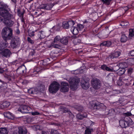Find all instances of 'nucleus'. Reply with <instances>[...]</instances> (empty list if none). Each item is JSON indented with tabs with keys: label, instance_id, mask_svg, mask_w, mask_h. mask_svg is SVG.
<instances>
[{
	"label": "nucleus",
	"instance_id": "nucleus-1",
	"mask_svg": "<svg viewBox=\"0 0 134 134\" xmlns=\"http://www.w3.org/2000/svg\"><path fill=\"white\" fill-rule=\"evenodd\" d=\"M68 81L70 84L71 89L72 90L74 91L77 89L78 88V83L80 81L78 78L75 77L70 78L68 80Z\"/></svg>",
	"mask_w": 134,
	"mask_h": 134
},
{
	"label": "nucleus",
	"instance_id": "nucleus-2",
	"mask_svg": "<svg viewBox=\"0 0 134 134\" xmlns=\"http://www.w3.org/2000/svg\"><path fill=\"white\" fill-rule=\"evenodd\" d=\"M60 85L56 81H54L50 85L49 87V92L52 93H56L59 90Z\"/></svg>",
	"mask_w": 134,
	"mask_h": 134
},
{
	"label": "nucleus",
	"instance_id": "nucleus-3",
	"mask_svg": "<svg viewBox=\"0 0 134 134\" xmlns=\"http://www.w3.org/2000/svg\"><path fill=\"white\" fill-rule=\"evenodd\" d=\"M91 83L93 88L96 89H98L101 86V82L97 78L93 79L91 81Z\"/></svg>",
	"mask_w": 134,
	"mask_h": 134
},
{
	"label": "nucleus",
	"instance_id": "nucleus-4",
	"mask_svg": "<svg viewBox=\"0 0 134 134\" xmlns=\"http://www.w3.org/2000/svg\"><path fill=\"white\" fill-rule=\"evenodd\" d=\"M61 39L59 36H57L55 37L54 39V41L51 44V47L55 48H60L61 47V46L57 43L60 42Z\"/></svg>",
	"mask_w": 134,
	"mask_h": 134
},
{
	"label": "nucleus",
	"instance_id": "nucleus-5",
	"mask_svg": "<svg viewBox=\"0 0 134 134\" xmlns=\"http://www.w3.org/2000/svg\"><path fill=\"white\" fill-rule=\"evenodd\" d=\"M12 16L13 15L10 14L9 18L8 17V16H6L4 18V20L3 21V22L6 25L9 27L12 26L13 25L14 22L10 20Z\"/></svg>",
	"mask_w": 134,
	"mask_h": 134
},
{
	"label": "nucleus",
	"instance_id": "nucleus-6",
	"mask_svg": "<svg viewBox=\"0 0 134 134\" xmlns=\"http://www.w3.org/2000/svg\"><path fill=\"white\" fill-rule=\"evenodd\" d=\"M31 109V108L29 107L23 105L21 106L18 110L22 113H30Z\"/></svg>",
	"mask_w": 134,
	"mask_h": 134
},
{
	"label": "nucleus",
	"instance_id": "nucleus-7",
	"mask_svg": "<svg viewBox=\"0 0 134 134\" xmlns=\"http://www.w3.org/2000/svg\"><path fill=\"white\" fill-rule=\"evenodd\" d=\"M20 43L19 39L14 38L11 41L10 46L12 48H15L20 45Z\"/></svg>",
	"mask_w": 134,
	"mask_h": 134
},
{
	"label": "nucleus",
	"instance_id": "nucleus-8",
	"mask_svg": "<svg viewBox=\"0 0 134 134\" xmlns=\"http://www.w3.org/2000/svg\"><path fill=\"white\" fill-rule=\"evenodd\" d=\"M0 53L2 55L7 58L9 57L12 54L10 51L7 48L4 49Z\"/></svg>",
	"mask_w": 134,
	"mask_h": 134
},
{
	"label": "nucleus",
	"instance_id": "nucleus-9",
	"mask_svg": "<svg viewBox=\"0 0 134 134\" xmlns=\"http://www.w3.org/2000/svg\"><path fill=\"white\" fill-rule=\"evenodd\" d=\"M69 87L68 83L62 82L61 83L60 91L61 92H66L68 91Z\"/></svg>",
	"mask_w": 134,
	"mask_h": 134
},
{
	"label": "nucleus",
	"instance_id": "nucleus-10",
	"mask_svg": "<svg viewBox=\"0 0 134 134\" xmlns=\"http://www.w3.org/2000/svg\"><path fill=\"white\" fill-rule=\"evenodd\" d=\"M12 29L10 28L4 27L2 29V35L4 40L8 33L11 32Z\"/></svg>",
	"mask_w": 134,
	"mask_h": 134
},
{
	"label": "nucleus",
	"instance_id": "nucleus-11",
	"mask_svg": "<svg viewBox=\"0 0 134 134\" xmlns=\"http://www.w3.org/2000/svg\"><path fill=\"white\" fill-rule=\"evenodd\" d=\"M0 15H1L3 18L6 16H8V17L9 18L10 14L8 12L5 11L3 8L0 7Z\"/></svg>",
	"mask_w": 134,
	"mask_h": 134
},
{
	"label": "nucleus",
	"instance_id": "nucleus-12",
	"mask_svg": "<svg viewBox=\"0 0 134 134\" xmlns=\"http://www.w3.org/2000/svg\"><path fill=\"white\" fill-rule=\"evenodd\" d=\"M54 5L52 4L48 3L42 5L40 7V9H43L47 10H51Z\"/></svg>",
	"mask_w": 134,
	"mask_h": 134
},
{
	"label": "nucleus",
	"instance_id": "nucleus-13",
	"mask_svg": "<svg viewBox=\"0 0 134 134\" xmlns=\"http://www.w3.org/2000/svg\"><path fill=\"white\" fill-rule=\"evenodd\" d=\"M119 124L120 126L123 128H126L129 126V123L127 122V119H125V118H124V120H121L119 121Z\"/></svg>",
	"mask_w": 134,
	"mask_h": 134
},
{
	"label": "nucleus",
	"instance_id": "nucleus-14",
	"mask_svg": "<svg viewBox=\"0 0 134 134\" xmlns=\"http://www.w3.org/2000/svg\"><path fill=\"white\" fill-rule=\"evenodd\" d=\"M121 54L119 51L114 52L110 54L108 57V58L109 59H113L114 58L118 57Z\"/></svg>",
	"mask_w": 134,
	"mask_h": 134
},
{
	"label": "nucleus",
	"instance_id": "nucleus-15",
	"mask_svg": "<svg viewBox=\"0 0 134 134\" xmlns=\"http://www.w3.org/2000/svg\"><path fill=\"white\" fill-rule=\"evenodd\" d=\"M115 77L114 74L112 73L108 74L105 77L106 79L110 82L113 81L115 79Z\"/></svg>",
	"mask_w": 134,
	"mask_h": 134
},
{
	"label": "nucleus",
	"instance_id": "nucleus-16",
	"mask_svg": "<svg viewBox=\"0 0 134 134\" xmlns=\"http://www.w3.org/2000/svg\"><path fill=\"white\" fill-rule=\"evenodd\" d=\"M81 85L83 89L87 90L89 88L90 83L89 82L83 80L81 81Z\"/></svg>",
	"mask_w": 134,
	"mask_h": 134
},
{
	"label": "nucleus",
	"instance_id": "nucleus-17",
	"mask_svg": "<svg viewBox=\"0 0 134 134\" xmlns=\"http://www.w3.org/2000/svg\"><path fill=\"white\" fill-rule=\"evenodd\" d=\"M70 37H64L61 39L60 42L62 43L65 45H66L68 42V39Z\"/></svg>",
	"mask_w": 134,
	"mask_h": 134
},
{
	"label": "nucleus",
	"instance_id": "nucleus-18",
	"mask_svg": "<svg viewBox=\"0 0 134 134\" xmlns=\"http://www.w3.org/2000/svg\"><path fill=\"white\" fill-rule=\"evenodd\" d=\"M87 117V114L86 113L78 114L76 115V118L78 119L82 120L84 118H86Z\"/></svg>",
	"mask_w": 134,
	"mask_h": 134
},
{
	"label": "nucleus",
	"instance_id": "nucleus-19",
	"mask_svg": "<svg viewBox=\"0 0 134 134\" xmlns=\"http://www.w3.org/2000/svg\"><path fill=\"white\" fill-rule=\"evenodd\" d=\"M37 33L39 38H43L45 37V34L43 31H38Z\"/></svg>",
	"mask_w": 134,
	"mask_h": 134
},
{
	"label": "nucleus",
	"instance_id": "nucleus-20",
	"mask_svg": "<svg viewBox=\"0 0 134 134\" xmlns=\"http://www.w3.org/2000/svg\"><path fill=\"white\" fill-rule=\"evenodd\" d=\"M10 105V103L9 102L6 101L3 102L0 105L1 108L3 109L4 108H7Z\"/></svg>",
	"mask_w": 134,
	"mask_h": 134
},
{
	"label": "nucleus",
	"instance_id": "nucleus-21",
	"mask_svg": "<svg viewBox=\"0 0 134 134\" xmlns=\"http://www.w3.org/2000/svg\"><path fill=\"white\" fill-rule=\"evenodd\" d=\"M111 44V42L110 41H104L100 44V46H107L109 47L110 46Z\"/></svg>",
	"mask_w": 134,
	"mask_h": 134
},
{
	"label": "nucleus",
	"instance_id": "nucleus-22",
	"mask_svg": "<svg viewBox=\"0 0 134 134\" xmlns=\"http://www.w3.org/2000/svg\"><path fill=\"white\" fill-rule=\"evenodd\" d=\"M27 132V130L25 127L19 128V134H26Z\"/></svg>",
	"mask_w": 134,
	"mask_h": 134
},
{
	"label": "nucleus",
	"instance_id": "nucleus-23",
	"mask_svg": "<svg viewBox=\"0 0 134 134\" xmlns=\"http://www.w3.org/2000/svg\"><path fill=\"white\" fill-rule=\"evenodd\" d=\"M93 108L95 109H99L101 108L103 106V104L102 103H99L98 102L95 103L94 104Z\"/></svg>",
	"mask_w": 134,
	"mask_h": 134
},
{
	"label": "nucleus",
	"instance_id": "nucleus-24",
	"mask_svg": "<svg viewBox=\"0 0 134 134\" xmlns=\"http://www.w3.org/2000/svg\"><path fill=\"white\" fill-rule=\"evenodd\" d=\"M8 5L2 2H1L0 3V7L4 9L5 11H7L8 12L9 10L8 8Z\"/></svg>",
	"mask_w": 134,
	"mask_h": 134
},
{
	"label": "nucleus",
	"instance_id": "nucleus-25",
	"mask_svg": "<svg viewBox=\"0 0 134 134\" xmlns=\"http://www.w3.org/2000/svg\"><path fill=\"white\" fill-rule=\"evenodd\" d=\"M71 31L74 35H76L78 34L79 30L77 27H72L71 29Z\"/></svg>",
	"mask_w": 134,
	"mask_h": 134
},
{
	"label": "nucleus",
	"instance_id": "nucleus-26",
	"mask_svg": "<svg viewBox=\"0 0 134 134\" xmlns=\"http://www.w3.org/2000/svg\"><path fill=\"white\" fill-rule=\"evenodd\" d=\"M11 32L8 33L7 35V36L4 38V40H10L12 38V29L10 30Z\"/></svg>",
	"mask_w": 134,
	"mask_h": 134
},
{
	"label": "nucleus",
	"instance_id": "nucleus-27",
	"mask_svg": "<svg viewBox=\"0 0 134 134\" xmlns=\"http://www.w3.org/2000/svg\"><path fill=\"white\" fill-rule=\"evenodd\" d=\"M25 68V67L24 65H21L18 67L16 71L19 72L20 73H24V70Z\"/></svg>",
	"mask_w": 134,
	"mask_h": 134
},
{
	"label": "nucleus",
	"instance_id": "nucleus-28",
	"mask_svg": "<svg viewBox=\"0 0 134 134\" xmlns=\"http://www.w3.org/2000/svg\"><path fill=\"white\" fill-rule=\"evenodd\" d=\"M125 71V69L120 68L117 70L116 72L118 75L120 76L123 74Z\"/></svg>",
	"mask_w": 134,
	"mask_h": 134
},
{
	"label": "nucleus",
	"instance_id": "nucleus-29",
	"mask_svg": "<svg viewBox=\"0 0 134 134\" xmlns=\"http://www.w3.org/2000/svg\"><path fill=\"white\" fill-rule=\"evenodd\" d=\"M4 115L5 117L9 119H12L11 118L13 116L12 114L9 111L4 112Z\"/></svg>",
	"mask_w": 134,
	"mask_h": 134
},
{
	"label": "nucleus",
	"instance_id": "nucleus-30",
	"mask_svg": "<svg viewBox=\"0 0 134 134\" xmlns=\"http://www.w3.org/2000/svg\"><path fill=\"white\" fill-rule=\"evenodd\" d=\"M127 40V37L125 34H122L121 36L120 41L121 42L124 43Z\"/></svg>",
	"mask_w": 134,
	"mask_h": 134
},
{
	"label": "nucleus",
	"instance_id": "nucleus-31",
	"mask_svg": "<svg viewBox=\"0 0 134 134\" xmlns=\"http://www.w3.org/2000/svg\"><path fill=\"white\" fill-rule=\"evenodd\" d=\"M60 111L63 112V113H68L70 111L67 108L63 106H61L60 107Z\"/></svg>",
	"mask_w": 134,
	"mask_h": 134
},
{
	"label": "nucleus",
	"instance_id": "nucleus-32",
	"mask_svg": "<svg viewBox=\"0 0 134 134\" xmlns=\"http://www.w3.org/2000/svg\"><path fill=\"white\" fill-rule=\"evenodd\" d=\"M8 132L6 128H0V134H7Z\"/></svg>",
	"mask_w": 134,
	"mask_h": 134
},
{
	"label": "nucleus",
	"instance_id": "nucleus-33",
	"mask_svg": "<svg viewBox=\"0 0 134 134\" xmlns=\"http://www.w3.org/2000/svg\"><path fill=\"white\" fill-rule=\"evenodd\" d=\"M28 93L31 94H35L36 93L35 89L33 88H31L28 90Z\"/></svg>",
	"mask_w": 134,
	"mask_h": 134
},
{
	"label": "nucleus",
	"instance_id": "nucleus-34",
	"mask_svg": "<svg viewBox=\"0 0 134 134\" xmlns=\"http://www.w3.org/2000/svg\"><path fill=\"white\" fill-rule=\"evenodd\" d=\"M119 66L121 67L120 68L125 69L128 67V65L127 63L125 62H123L120 63Z\"/></svg>",
	"mask_w": 134,
	"mask_h": 134
},
{
	"label": "nucleus",
	"instance_id": "nucleus-35",
	"mask_svg": "<svg viewBox=\"0 0 134 134\" xmlns=\"http://www.w3.org/2000/svg\"><path fill=\"white\" fill-rule=\"evenodd\" d=\"M125 119H127V122L129 123V126L130 125H132L133 124V122L129 117H126Z\"/></svg>",
	"mask_w": 134,
	"mask_h": 134
},
{
	"label": "nucleus",
	"instance_id": "nucleus-36",
	"mask_svg": "<svg viewBox=\"0 0 134 134\" xmlns=\"http://www.w3.org/2000/svg\"><path fill=\"white\" fill-rule=\"evenodd\" d=\"M62 24V26L64 28L67 29L69 28L68 23V21H64L63 22Z\"/></svg>",
	"mask_w": 134,
	"mask_h": 134
},
{
	"label": "nucleus",
	"instance_id": "nucleus-37",
	"mask_svg": "<svg viewBox=\"0 0 134 134\" xmlns=\"http://www.w3.org/2000/svg\"><path fill=\"white\" fill-rule=\"evenodd\" d=\"M115 113V110L114 109H111L109 110L108 113L107 114L110 116H112L114 115Z\"/></svg>",
	"mask_w": 134,
	"mask_h": 134
},
{
	"label": "nucleus",
	"instance_id": "nucleus-38",
	"mask_svg": "<svg viewBox=\"0 0 134 134\" xmlns=\"http://www.w3.org/2000/svg\"><path fill=\"white\" fill-rule=\"evenodd\" d=\"M41 69L42 68L40 66L34 69L35 70L33 72L35 74H36L40 72Z\"/></svg>",
	"mask_w": 134,
	"mask_h": 134
},
{
	"label": "nucleus",
	"instance_id": "nucleus-39",
	"mask_svg": "<svg viewBox=\"0 0 134 134\" xmlns=\"http://www.w3.org/2000/svg\"><path fill=\"white\" fill-rule=\"evenodd\" d=\"M93 131V129H92L87 128L85 131V134H91Z\"/></svg>",
	"mask_w": 134,
	"mask_h": 134
},
{
	"label": "nucleus",
	"instance_id": "nucleus-40",
	"mask_svg": "<svg viewBox=\"0 0 134 134\" xmlns=\"http://www.w3.org/2000/svg\"><path fill=\"white\" fill-rule=\"evenodd\" d=\"M76 109L79 111H82L83 110V108L81 106H77L76 107Z\"/></svg>",
	"mask_w": 134,
	"mask_h": 134
},
{
	"label": "nucleus",
	"instance_id": "nucleus-41",
	"mask_svg": "<svg viewBox=\"0 0 134 134\" xmlns=\"http://www.w3.org/2000/svg\"><path fill=\"white\" fill-rule=\"evenodd\" d=\"M0 44L4 48L6 47L7 46L8 44V43L6 41V40H5V42H1Z\"/></svg>",
	"mask_w": 134,
	"mask_h": 134
},
{
	"label": "nucleus",
	"instance_id": "nucleus-42",
	"mask_svg": "<svg viewBox=\"0 0 134 134\" xmlns=\"http://www.w3.org/2000/svg\"><path fill=\"white\" fill-rule=\"evenodd\" d=\"M103 3L107 5H109L110 3V2L111 1V0H101Z\"/></svg>",
	"mask_w": 134,
	"mask_h": 134
},
{
	"label": "nucleus",
	"instance_id": "nucleus-43",
	"mask_svg": "<svg viewBox=\"0 0 134 134\" xmlns=\"http://www.w3.org/2000/svg\"><path fill=\"white\" fill-rule=\"evenodd\" d=\"M129 77L130 76L129 75H125L122 77V80L124 81H127L128 80Z\"/></svg>",
	"mask_w": 134,
	"mask_h": 134
},
{
	"label": "nucleus",
	"instance_id": "nucleus-44",
	"mask_svg": "<svg viewBox=\"0 0 134 134\" xmlns=\"http://www.w3.org/2000/svg\"><path fill=\"white\" fill-rule=\"evenodd\" d=\"M134 35V31L132 29H130L129 30V35L131 37H133Z\"/></svg>",
	"mask_w": 134,
	"mask_h": 134
},
{
	"label": "nucleus",
	"instance_id": "nucleus-45",
	"mask_svg": "<svg viewBox=\"0 0 134 134\" xmlns=\"http://www.w3.org/2000/svg\"><path fill=\"white\" fill-rule=\"evenodd\" d=\"M120 25L122 26H126L128 25L129 23L126 21H122Z\"/></svg>",
	"mask_w": 134,
	"mask_h": 134
},
{
	"label": "nucleus",
	"instance_id": "nucleus-46",
	"mask_svg": "<svg viewBox=\"0 0 134 134\" xmlns=\"http://www.w3.org/2000/svg\"><path fill=\"white\" fill-rule=\"evenodd\" d=\"M129 63L131 65H132L134 64V59L130 58L129 60Z\"/></svg>",
	"mask_w": 134,
	"mask_h": 134
},
{
	"label": "nucleus",
	"instance_id": "nucleus-47",
	"mask_svg": "<svg viewBox=\"0 0 134 134\" xmlns=\"http://www.w3.org/2000/svg\"><path fill=\"white\" fill-rule=\"evenodd\" d=\"M123 115L125 116L124 118H126V117H129V116H131L132 114L131 112H128L127 113H124Z\"/></svg>",
	"mask_w": 134,
	"mask_h": 134
},
{
	"label": "nucleus",
	"instance_id": "nucleus-48",
	"mask_svg": "<svg viewBox=\"0 0 134 134\" xmlns=\"http://www.w3.org/2000/svg\"><path fill=\"white\" fill-rule=\"evenodd\" d=\"M68 22L69 27V26H72L75 24L74 21L72 20Z\"/></svg>",
	"mask_w": 134,
	"mask_h": 134
},
{
	"label": "nucleus",
	"instance_id": "nucleus-49",
	"mask_svg": "<svg viewBox=\"0 0 134 134\" xmlns=\"http://www.w3.org/2000/svg\"><path fill=\"white\" fill-rule=\"evenodd\" d=\"M69 115V117L71 119H73L74 117V115L71 113L70 111L68 113Z\"/></svg>",
	"mask_w": 134,
	"mask_h": 134
},
{
	"label": "nucleus",
	"instance_id": "nucleus-50",
	"mask_svg": "<svg viewBox=\"0 0 134 134\" xmlns=\"http://www.w3.org/2000/svg\"><path fill=\"white\" fill-rule=\"evenodd\" d=\"M4 77L5 78L8 79V80H9V81L11 80V76H10L9 75H7L6 74H5L4 75Z\"/></svg>",
	"mask_w": 134,
	"mask_h": 134
},
{
	"label": "nucleus",
	"instance_id": "nucleus-51",
	"mask_svg": "<svg viewBox=\"0 0 134 134\" xmlns=\"http://www.w3.org/2000/svg\"><path fill=\"white\" fill-rule=\"evenodd\" d=\"M51 134H58L59 133L57 130L52 129L51 130Z\"/></svg>",
	"mask_w": 134,
	"mask_h": 134
},
{
	"label": "nucleus",
	"instance_id": "nucleus-52",
	"mask_svg": "<svg viewBox=\"0 0 134 134\" xmlns=\"http://www.w3.org/2000/svg\"><path fill=\"white\" fill-rule=\"evenodd\" d=\"M77 27L79 30H81L84 28V26L82 24H78Z\"/></svg>",
	"mask_w": 134,
	"mask_h": 134
},
{
	"label": "nucleus",
	"instance_id": "nucleus-53",
	"mask_svg": "<svg viewBox=\"0 0 134 134\" xmlns=\"http://www.w3.org/2000/svg\"><path fill=\"white\" fill-rule=\"evenodd\" d=\"M106 70L109 72H113L115 71L114 70L113 68H110L107 66L106 67Z\"/></svg>",
	"mask_w": 134,
	"mask_h": 134
},
{
	"label": "nucleus",
	"instance_id": "nucleus-54",
	"mask_svg": "<svg viewBox=\"0 0 134 134\" xmlns=\"http://www.w3.org/2000/svg\"><path fill=\"white\" fill-rule=\"evenodd\" d=\"M27 40L28 42L31 44H34V40H32L31 38L29 37H28L27 38Z\"/></svg>",
	"mask_w": 134,
	"mask_h": 134
},
{
	"label": "nucleus",
	"instance_id": "nucleus-55",
	"mask_svg": "<svg viewBox=\"0 0 134 134\" xmlns=\"http://www.w3.org/2000/svg\"><path fill=\"white\" fill-rule=\"evenodd\" d=\"M133 69L131 68L128 69L127 70V72L129 75H131Z\"/></svg>",
	"mask_w": 134,
	"mask_h": 134
},
{
	"label": "nucleus",
	"instance_id": "nucleus-56",
	"mask_svg": "<svg viewBox=\"0 0 134 134\" xmlns=\"http://www.w3.org/2000/svg\"><path fill=\"white\" fill-rule=\"evenodd\" d=\"M107 66L106 65L104 64L101 66V68L102 70H106Z\"/></svg>",
	"mask_w": 134,
	"mask_h": 134
},
{
	"label": "nucleus",
	"instance_id": "nucleus-57",
	"mask_svg": "<svg viewBox=\"0 0 134 134\" xmlns=\"http://www.w3.org/2000/svg\"><path fill=\"white\" fill-rule=\"evenodd\" d=\"M40 91H42L45 89V87L44 86H41L40 87Z\"/></svg>",
	"mask_w": 134,
	"mask_h": 134
},
{
	"label": "nucleus",
	"instance_id": "nucleus-58",
	"mask_svg": "<svg viewBox=\"0 0 134 134\" xmlns=\"http://www.w3.org/2000/svg\"><path fill=\"white\" fill-rule=\"evenodd\" d=\"M29 36L31 37L34 36L35 35L34 32L33 31L30 32H29Z\"/></svg>",
	"mask_w": 134,
	"mask_h": 134
},
{
	"label": "nucleus",
	"instance_id": "nucleus-59",
	"mask_svg": "<svg viewBox=\"0 0 134 134\" xmlns=\"http://www.w3.org/2000/svg\"><path fill=\"white\" fill-rule=\"evenodd\" d=\"M129 54L131 56H134V50L130 51L129 53Z\"/></svg>",
	"mask_w": 134,
	"mask_h": 134
},
{
	"label": "nucleus",
	"instance_id": "nucleus-60",
	"mask_svg": "<svg viewBox=\"0 0 134 134\" xmlns=\"http://www.w3.org/2000/svg\"><path fill=\"white\" fill-rule=\"evenodd\" d=\"M32 115H38L40 114L39 112H34L32 113Z\"/></svg>",
	"mask_w": 134,
	"mask_h": 134
},
{
	"label": "nucleus",
	"instance_id": "nucleus-61",
	"mask_svg": "<svg viewBox=\"0 0 134 134\" xmlns=\"http://www.w3.org/2000/svg\"><path fill=\"white\" fill-rule=\"evenodd\" d=\"M17 12L20 15V16H21L23 15V14L21 13V11L20 10V9H18L17 10Z\"/></svg>",
	"mask_w": 134,
	"mask_h": 134
},
{
	"label": "nucleus",
	"instance_id": "nucleus-62",
	"mask_svg": "<svg viewBox=\"0 0 134 134\" xmlns=\"http://www.w3.org/2000/svg\"><path fill=\"white\" fill-rule=\"evenodd\" d=\"M15 32L17 34H20V31L18 28L15 30Z\"/></svg>",
	"mask_w": 134,
	"mask_h": 134
},
{
	"label": "nucleus",
	"instance_id": "nucleus-63",
	"mask_svg": "<svg viewBox=\"0 0 134 134\" xmlns=\"http://www.w3.org/2000/svg\"><path fill=\"white\" fill-rule=\"evenodd\" d=\"M4 71L3 68H0V73L1 74L3 73Z\"/></svg>",
	"mask_w": 134,
	"mask_h": 134
},
{
	"label": "nucleus",
	"instance_id": "nucleus-64",
	"mask_svg": "<svg viewBox=\"0 0 134 134\" xmlns=\"http://www.w3.org/2000/svg\"><path fill=\"white\" fill-rule=\"evenodd\" d=\"M42 134H48L47 132H45L44 131H42Z\"/></svg>",
	"mask_w": 134,
	"mask_h": 134
}]
</instances>
